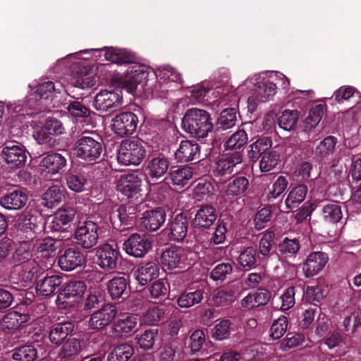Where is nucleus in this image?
Returning <instances> with one entry per match:
<instances>
[{"label":"nucleus","instance_id":"64","mask_svg":"<svg viewBox=\"0 0 361 361\" xmlns=\"http://www.w3.org/2000/svg\"><path fill=\"white\" fill-rule=\"evenodd\" d=\"M165 312L159 307H153L143 315V321L149 324H153L164 319Z\"/></svg>","mask_w":361,"mask_h":361},{"label":"nucleus","instance_id":"34","mask_svg":"<svg viewBox=\"0 0 361 361\" xmlns=\"http://www.w3.org/2000/svg\"><path fill=\"white\" fill-rule=\"evenodd\" d=\"M29 315L17 311H11L2 317L4 328L9 330L18 329L21 325L29 320Z\"/></svg>","mask_w":361,"mask_h":361},{"label":"nucleus","instance_id":"3","mask_svg":"<svg viewBox=\"0 0 361 361\" xmlns=\"http://www.w3.org/2000/svg\"><path fill=\"white\" fill-rule=\"evenodd\" d=\"M146 151L139 140H123L118 152V161L125 165H138Z\"/></svg>","mask_w":361,"mask_h":361},{"label":"nucleus","instance_id":"26","mask_svg":"<svg viewBox=\"0 0 361 361\" xmlns=\"http://www.w3.org/2000/svg\"><path fill=\"white\" fill-rule=\"evenodd\" d=\"M159 275V265L154 262H147L135 271V279L141 286L147 285L154 279L158 278Z\"/></svg>","mask_w":361,"mask_h":361},{"label":"nucleus","instance_id":"38","mask_svg":"<svg viewBox=\"0 0 361 361\" xmlns=\"http://www.w3.org/2000/svg\"><path fill=\"white\" fill-rule=\"evenodd\" d=\"M169 177L175 185L185 186L192 177V169L189 166L172 167Z\"/></svg>","mask_w":361,"mask_h":361},{"label":"nucleus","instance_id":"18","mask_svg":"<svg viewBox=\"0 0 361 361\" xmlns=\"http://www.w3.org/2000/svg\"><path fill=\"white\" fill-rule=\"evenodd\" d=\"M1 157L8 164L15 167L23 166L27 159L25 149L23 146L13 142L7 144L1 151Z\"/></svg>","mask_w":361,"mask_h":361},{"label":"nucleus","instance_id":"50","mask_svg":"<svg viewBox=\"0 0 361 361\" xmlns=\"http://www.w3.org/2000/svg\"><path fill=\"white\" fill-rule=\"evenodd\" d=\"M137 325V319L132 315H128L122 319H118L114 324V330L121 334L126 335L133 331Z\"/></svg>","mask_w":361,"mask_h":361},{"label":"nucleus","instance_id":"44","mask_svg":"<svg viewBox=\"0 0 361 361\" xmlns=\"http://www.w3.org/2000/svg\"><path fill=\"white\" fill-rule=\"evenodd\" d=\"M307 188L306 185H299L294 188L286 200V205L288 209L295 208L305 198Z\"/></svg>","mask_w":361,"mask_h":361},{"label":"nucleus","instance_id":"24","mask_svg":"<svg viewBox=\"0 0 361 361\" xmlns=\"http://www.w3.org/2000/svg\"><path fill=\"white\" fill-rule=\"evenodd\" d=\"M67 164L66 157L57 152L49 153L42 158L40 166L48 173L56 174L59 173Z\"/></svg>","mask_w":361,"mask_h":361},{"label":"nucleus","instance_id":"7","mask_svg":"<svg viewBox=\"0 0 361 361\" xmlns=\"http://www.w3.org/2000/svg\"><path fill=\"white\" fill-rule=\"evenodd\" d=\"M112 129L120 137L132 135L137 128V117L132 112H123L112 120Z\"/></svg>","mask_w":361,"mask_h":361},{"label":"nucleus","instance_id":"41","mask_svg":"<svg viewBox=\"0 0 361 361\" xmlns=\"http://www.w3.org/2000/svg\"><path fill=\"white\" fill-rule=\"evenodd\" d=\"M134 348L128 343L116 345L109 354L107 361H128L133 355Z\"/></svg>","mask_w":361,"mask_h":361},{"label":"nucleus","instance_id":"59","mask_svg":"<svg viewBox=\"0 0 361 361\" xmlns=\"http://www.w3.org/2000/svg\"><path fill=\"white\" fill-rule=\"evenodd\" d=\"M68 111L76 118H87L91 114V111L83 104L78 101L71 102L68 107Z\"/></svg>","mask_w":361,"mask_h":361},{"label":"nucleus","instance_id":"46","mask_svg":"<svg viewBox=\"0 0 361 361\" xmlns=\"http://www.w3.org/2000/svg\"><path fill=\"white\" fill-rule=\"evenodd\" d=\"M248 186L249 180L245 177H236L227 185L226 193L228 196H239L246 192Z\"/></svg>","mask_w":361,"mask_h":361},{"label":"nucleus","instance_id":"2","mask_svg":"<svg viewBox=\"0 0 361 361\" xmlns=\"http://www.w3.org/2000/svg\"><path fill=\"white\" fill-rule=\"evenodd\" d=\"M75 145L77 156L87 161L97 160L103 152V139L94 131L82 132Z\"/></svg>","mask_w":361,"mask_h":361},{"label":"nucleus","instance_id":"27","mask_svg":"<svg viewBox=\"0 0 361 361\" xmlns=\"http://www.w3.org/2000/svg\"><path fill=\"white\" fill-rule=\"evenodd\" d=\"M169 161L164 155L152 157L146 167L147 175L152 179H159L167 172Z\"/></svg>","mask_w":361,"mask_h":361},{"label":"nucleus","instance_id":"52","mask_svg":"<svg viewBox=\"0 0 361 361\" xmlns=\"http://www.w3.org/2000/svg\"><path fill=\"white\" fill-rule=\"evenodd\" d=\"M247 135L244 130H239L234 133L226 142L225 148L226 149H240L247 142Z\"/></svg>","mask_w":361,"mask_h":361},{"label":"nucleus","instance_id":"13","mask_svg":"<svg viewBox=\"0 0 361 361\" xmlns=\"http://www.w3.org/2000/svg\"><path fill=\"white\" fill-rule=\"evenodd\" d=\"M243 157V154L240 151H233L223 154L216 162V173L221 176L236 173V166L242 163Z\"/></svg>","mask_w":361,"mask_h":361},{"label":"nucleus","instance_id":"20","mask_svg":"<svg viewBox=\"0 0 361 361\" xmlns=\"http://www.w3.org/2000/svg\"><path fill=\"white\" fill-rule=\"evenodd\" d=\"M121 99L122 97L117 92L104 90L96 94L94 105L96 109L105 111L118 106Z\"/></svg>","mask_w":361,"mask_h":361},{"label":"nucleus","instance_id":"12","mask_svg":"<svg viewBox=\"0 0 361 361\" xmlns=\"http://www.w3.org/2000/svg\"><path fill=\"white\" fill-rule=\"evenodd\" d=\"M137 218L136 209L133 206L121 205L116 211L112 224L121 231L133 228Z\"/></svg>","mask_w":361,"mask_h":361},{"label":"nucleus","instance_id":"22","mask_svg":"<svg viewBox=\"0 0 361 361\" xmlns=\"http://www.w3.org/2000/svg\"><path fill=\"white\" fill-rule=\"evenodd\" d=\"M147 76L145 66L136 64L131 67L123 82L128 91L133 92L138 85H144L146 83Z\"/></svg>","mask_w":361,"mask_h":361},{"label":"nucleus","instance_id":"40","mask_svg":"<svg viewBox=\"0 0 361 361\" xmlns=\"http://www.w3.org/2000/svg\"><path fill=\"white\" fill-rule=\"evenodd\" d=\"M11 357L15 361H35L37 350L32 345H23L13 350Z\"/></svg>","mask_w":361,"mask_h":361},{"label":"nucleus","instance_id":"51","mask_svg":"<svg viewBox=\"0 0 361 361\" xmlns=\"http://www.w3.org/2000/svg\"><path fill=\"white\" fill-rule=\"evenodd\" d=\"M279 161V154L274 150H268L261 157L259 169L262 172H269L274 169Z\"/></svg>","mask_w":361,"mask_h":361},{"label":"nucleus","instance_id":"49","mask_svg":"<svg viewBox=\"0 0 361 361\" xmlns=\"http://www.w3.org/2000/svg\"><path fill=\"white\" fill-rule=\"evenodd\" d=\"M236 121V111L234 108L223 110L218 118L216 126L219 129L226 130L235 126Z\"/></svg>","mask_w":361,"mask_h":361},{"label":"nucleus","instance_id":"36","mask_svg":"<svg viewBox=\"0 0 361 361\" xmlns=\"http://www.w3.org/2000/svg\"><path fill=\"white\" fill-rule=\"evenodd\" d=\"M82 350V341L71 336L63 343L59 353V357L61 359L74 357Z\"/></svg>","mask_w":361,"mask_h":361},{"label":"nucleus","instance_id":"9","mask_svg":"<svg viewBox=\"0 0 361 361\" xmlns=\"http://www.w3.org/2000/svg\"><path fill=\"white\" fill-rule=\"evenodd\" d=\"M28 197L21 189L14 188L2 194L0 197V206L6 211L16 212L23 209L27 202Z\"/></svg>","mask_w":361,"mask_h":361},{"label":"nucleus","instance_id":"45","mask_svg":"<svg viewBox=\"0 0 361 361\" xmlns=\"http://www.w3.org/2000/svg\"><path fill=\"white\" fill-rule=\"evenodd\" d=\"M299 118V112L296 110H285L279 118V126L285 130L290 131L295 128Z\"/></svg>","mask_w":361,"mask_h":361},{"label":"nucleus","instance_id":"33","mask_svg":"<svg viewBox=\"0 0 361 361\" xmlns=\"http://www.w3.org/2000/svg\"><path fill=\"white\" fill-rule=\"evenodd\" d=\"M104 57L107 61L116 63H131L135 60L133 54L126 49H118L114 48H108L104 54Z\"/></svg>","mask_w":361,"mask_h":361},{"label":"nucleus","instance_id":"61","mask_svg":"<svg viewBox=\"0 0 361 361\" xmlns=\"http://www.w3.org/2000/svg\"><path fill=\"white\" fill-rule=\"evenodd\" d=\"M274 233L272 231L267 232L259 240V251L263 256H268L274 244Z\"/></svg>","mask_w":361,"mask_h":361},{"label":"nucleus","instance_id":"29","mask_svg":"<svg viewBox=\"0 0 361 361\" xmlns=\"http://www.w3.org/2000/svg\"><path fill=\"white\" fill-rule=\"evenodd\" d=\"M62 283V278L59 275L46 276L39 279L36 286L37 293L42 296H50Z\"/></svg>","mask_w":361,"mask_h":361},{"label":"nucleus","instance_id":"37","mask_svg":"<svg viewBox=\"0 0 361 361\" xmlns=\"http://www.w3.org/2000/svg\"><path fill=\"white\" fill-rule=\"evenodd\" d=\"M322 215L324 221L327 224L339 222L343 217L341 205L336 202L324 205L322 209Z\"/></svg>","mask_w":361,"mask_h":361},{"label":"nucleus","instance_id":"4","mask_svg":"<svg viewBox=\"0 0 361 361\" xmlns=\"http://www.w3.org/2000/svg\"><path fill=\"white\" fill-rule=\"evenodd\" d=\"M85 290L86 284L84 281H71L59 293L56 304L61 308L71 307L82 296Z\"/></svg>","mask_w":361,"mask_h":361},{"label":"nucleus","instance_id":"39","mask_svg":"<svg viewBox=\"0 0 361 361\" xmlns=\"http://www.w3.org/2000/svg\"><path fill=\"white\" fill-rule=\"evenodd\" d=\"M337 142L338 140L334 136L329 135L325 137L315 149L314 154L316 157L322 160L324 157L333 154Z\"/></svg>","mask_w":361,"mask_h":361},{"label":"nucleus","instance_id":"58","mask_svg":"<svg viewBox=\"0 0 361 361\" xmlns=\"http://www.w3.org/2000/svg\"><path fill=\"white\" fill-rule=\"evenodd\" d=\"M235 293L232 288L219 290L213 295V301L217 305H228L233 301Z\"/></svg>","mask_w":361,"mask_h":361},{"label":"nucleus","instance_id":"1","mask_svg":"<svg viewBox=\"0 0 361 361\" xmlns=\"http://www.w3.org/2000/svg\"><path fill=\"white\" fill-rule=\"evenodd\" d=\"M182 125L186 132L199 138L206 137L214 127L209 113L195 108L187 111Z\"/></svg>","mask_w":361,"mask_h":361},{"label":"nucleus","instance_id":"60","mask_svg":"<svg viewBox=\"0 0 361 361\" xmlns=\"http://www.w3.org/2000/svg\"><path fill=\"white\" fill-rule=\"evenodd\" d=\"M213 185L206 180H200L194 188V195L197 200H202L213 194Z\"/></svg>","mask_w":361,"mask_h":361},{"label":"nucleus","instance_id":"31","mask_svg":"<svg viewBox=\"0 0 361 361\" xmlns=\"http://www.w3.org/2000/svg\"><path fill=\"white\" fill-rule=\"evenodd\" d=\"M127 279L123 276L114 277L107 284L108 293L112 300L125 298L128 295Z\"/></svg>","mask_w":361,"mask_h":361},{"label":"nucleus","instance_id":"5","mask_svg":"<svg viewBox=\"0 0 361 361\" xmlns=\"http://www.w3.org/2000/svg\"><path fill=\"white\" fill-rule=\"evenodd\" d=\"M42 219L38 215L35 209L26 208L18 215L17 223L19 228L27 233V238L31 240L35 238V233L40 231Z\"/></svg>","mask_w":361,"mask_h":361},{"label":"nucleus","instance_id":"54","mask_svg":"<svg viewBox=\"0 0 361 361\" xmlns=\"http://www.w3.org/2000/svg\"><path fill=\"white\" fill-rule=\"evenodd\" d=\"M149 291L152 298L161 300L168 294L169 286L166 281L159 279L149 286Z\"/></svg>","mask_w":361,"mask_h":361},{"label":"nucleus","instance_id":"42","mask_svg":"<svg viewBox=\"0 0 361 361\" xmlns=\"http://www.w3.org/2000/svg\"><path fill=\"white\" fill-rule=\"evenodd\" d=\"M64 198L65 194L59 185L51 186L42 195V200L45 202L44 205L48 207L59 204Z\"/></svg>","mask_w":361,"mask_h":361},{"label":"nucleus","instance_id":"32","mask_svg":"<svg viewBox=\"0 0 361 361\" xmlns=\"http://www.w3.org/2000/svg\"><path fill=\"white\" fill-rule=\"evenodd\" d=\"M272 145L270 137H262L249 146L247 157L252 162H256Z\"/></svg>","mask_w":361,"mask_h":361},{"label":"nucleus","instance_id":"10","mask_svg":"<svg viewBox=\"0 0 361 361\" xmlns=\"http://www.w3.org/2000/svg\"><path fill=\"white\" fill-rule=\"evenodd\" d=\"M116 314L117 309L116 306L111 304H106L91 314L89 326L92 329H102L114 319Z\"/></svg>","mask_w":361,"mask_h":361},{"label":"nucleus","instance_id":"63","mask_svg":"<svg viewBox=\"0 0 361 361\" xmlns=\"http://www.w3.org/2000/svg\"><path fill=\"white\" fill-rule=\"evenodd\" d=\"M56 241L55 239L47 237L43 239H37L34 246L36 247L37 252H47L51 253L56 250V247L55 245Z\"/></svg>","mask_w":361,"mask_h":361},{"label":"nucleus","instance_id":"28","mask_svg":"<svg viewBox=\"0 0 361 361\" xmlns=\"http://www.w3.org/2000/svg\"><path fill=\"white\" fill-rule=\"evenodd\" d=\"M74 330L71 322L56 323L52 325L49 334L50 341L56 345H60Z\"/></svg>","mask_w":361,"mask_h":361},{"label":"nucleus","instance_id":"57","mask_svg":"<svg viewBox=\"0 0 361 361\" xmlns=\"http://www.w3.org/2000/svg\"><path fill=\"white\" fill-rule=\"evenodd\" d=\"M33 137L40 145H44L48 147H54L56 145V140L50 135L44 126L33 134Z\"/></svg>","mask_w":361,"mask_h":361},{"label":"nucleus","instance_id":"55","mask_svg":"<svg viewBox=\"0 0 361 361\" xmlns=\"http://www.w3.org/2000/svg\"><path fill=\"white\" fill-rule=\"evenodd\" d=\"M288 327V318L285 316L274 321L270 328V336L277 340L281 338L286 332Z\"/></svg>","mask_w":361,"mask_h":361},{"label":"nucleus","instance_id":"62","mask_svg":"<svg viewBox=\"0 0 361 361\" xmlns=\"http://www.w3.org/2000/svg\"><path fill=\"white\" fill-rule=\"evenodd\" d=\"M300 243L298 239H288L286 238L282 243L279 245V250L283 255L296 254L300 249Z\"/></svg>","mask_w":361,"mask_h":361},{"label":"nucleus","instance_id":"23","mask_svg":"<svg viewBox=\"0 0 361 361\" xmlns=\"http://www.w3.org/2000/svg\"><path fill=\"white\" fill-rule=\"evenodd\" d=\"M142 182L134 173L123 175L119 180L118 190L128 198H133L141 190Z\"/></svg>","mask_w":361,"mask_h":361},{"label":"nucleus","instance_id":"43","mask_svg":"<svg viewBox=\"0 0 361 361\" xmlns=\"http://www.w3.org/2000/svg\"><path fill=\"white\" fill-rule=\"evenodd\" d=\"M202 290H197L192 292H184L178 298V305L182 308H188L200 303L203 299Z\"/></svg>","mask_w":361,"mask_h":361},{"label":"nucleus","instance_id":"16","mask_svg":"<svg viewBox=\"0 0 361 361\" xmlns=\"http://www.w3.org/2000/svg\"><path fill=\"white\" fill-rule=\"evenodd\" d=\"M166 215L164 208L156 207L145 212L140 219V223L147 230L156 231L164 224Z\"/></svg>","mask_w":361,"mask_h":361},{"label":"nucleus","instance_id":"21","mask_svg":"<svg viewBox=\"0 0 361 361\" xmlns=\"http://www.w3.org/2000/svg\"><path fill=\"white\" fill-rule=\"evenodd\" d=\"M175 158L178 162H188L200 159V146L191 140H183L175 152Z\"/></svg>","mask_w":361,"mask_h":361},{"label":"nucleus","instance_id":"56","mask_svg":"<svg viewBox=\"0 0 361 361\" xmlns=\"http://www.w3.org/2000/svg\"><path fill=\"white\" fill-rule=\"evenodd\" d=\"M232 272L233 267L230 263H221L212 269L209 276L213 281H224Z\"/></svg>","mask_w":361,"mask_h":361},{"label":"nucleus","instance_id":"11","mask_svg":"<svg viewBox=\"0 0 361 361\" xmlns=\"http://www.w3.org/2000/svg\"><path fill=\"white\" fill-rule=\"evenodd\" d=\"M85 262L84 254L77 247H69L59 257L58 264L66 271H73L82 267Z\"/></svg>","mask_w":361,"mask_h":361},{"label":"nucleus","instance_id":"30","mask_svg":"<svg viewBox=\"0 0 361 361\" xmlns=\"http://www.w3.org/2000/svg\"><path fill=\"white\" fill-rule=\"evenodd\" d=\"M271 298V293L264 289L248 294L241 301V307L247 309H252L260 305H266Z\"/></svg>","mask_w":361,"mask_h":361},{"label":"nucleus","instance_id":"25","mask_svg":"<svg viewBox=\"0 0 361 361\" xmlns=\"http://www.w3.org/2000/svg\"><path fill=\"white\" fill-rule=\"evenodd\" d=\"M31 245L27 242H23L16 248L11 257V262L16 266L28 263L32 267L29 271V274H31L30 279L33 278V274L37 271H35V268L33 266L35 264L34 261L30 262L32 258Z\"/></svg>","mask_w":361,"mask_h":361},{"label":"nucleus","instance_id":"53","mask_svg":"<svg viewBox=\"0 0 361 361\" xmlns=\"http://www.w3.org/2000/svg\"><path fill=\"white\" fill-rule=\"evenodd\" d=\"M65 178L67 187L70 190L76 192H80L84 190L86 179L83 176L69 172L66 174Z\"/></svg>","mask_w":361,"mask_h":361},{"label":"nucleus","instance_id":"6","mask_svg":"<svg viewBox=\"0 0 361 361\" xmlns=\"http://www.w3.org/2000/svg\"><path fill=\"white\" fill-rule=\"evenodd\" d=\"M98 228L96 223L91 221H85L75 230L74 235L76 243L85 249L94 247L99 238Z\"/></svg>","mask_w":361,"mask_h":361},{"label":"nucleus","instance_id":"8","mask_svg":"<svg viewBox=\"0 0 361 361\" xmlns=\"http://www.w3.org/2000/svg\"><path fill=\"white\" fill-rule=\"evenodd\" d=\"M151 247V241L145 234L133 233L123 243L128 255L139 258L144 257Z\"/></svg>","mask_w":361,"mask_h":361},{"label":"nucleus","instance_id":"48","mask_svg":"<svg viewBox=\"0 0 361 361\" xmlns=\"http://www.w3.org/2000/svg\"><path fill=\"white\" fill-rule=\"evenodd\" d=\"M158 334L159 329L157 328L145 330L137 337V343L142 349L150 350L153 348Z\"/></svg>","mask_w":361,"mask_h":361},{"label":"nucleus","instance_id":"47","mask_svg":"<svg viewBox=\"0 0 361 361\" xmlns=\"http://www.w3.org/2000/svg\"><path fill=\"white\" fill-rule=\"evenodd\" d=\"M238 264L243 268L250 269L257 266V250L252 246L246 247L238 258Z\"/></svg>","mask_w":361,"mask_h":361},{"label":"nucleus","instance_id":"19","mask_svg":"<svg viewBox=\"0 0 361 361\" xmlns=\"http://www.w3.org/2000/svg\"><path fill=\"white\" fill-rule=\"evenodd\" d=\"M217 218L216 209L210 204H203L197 210L192 225L197 228H209Z\"/></svg>","mask_w":361,"mask_h":361},{"label":"nucleus","instance_id":"35","mask_svg":"<svg viewBox=\"0 0 361 361\" xmlns=\"http://www.w3.org/2000/svg\"><path fill=\"white\" fill-rule=\"evenodd\" d=\"M181 250L177 247H169L163 252L161 256V263L170 269L179 267L182 262Z\"/></svg>","mask_w":361,"mask_h":361},{"label":"nucleus","instance_id":"14","mask_svg":"<svg viewBox=\"0 0 361 361\" xmlns=\"http://www.w3.org/2000/svg\"><path fill=\"white\" fill-rule=\"evenodd\" d=\"M189 219L185 213L180 212L171 219L167 229L170 239L182 241L187 235Z\"/></svg>","mask_w":361,"mask_h":361},{"label":"nucleus","instance_id":"17","mask_svg":"<svg viewBox=\"0 0 361 361\" xmlns=\"http://www.w3.org/2000/svg\"><path fill=\"white\" fill-rule=\"evenodd\" d=\"M98 264L106 271H111L116 268L119 257V251L113 248L109 244H106L100 247L97 252Z\"/></svg>","mask_w":361,"mask_h":361},{"label":"nucleus","instance_id":"15","mask_svg":"<svg viewBox=\"0 0 361 361\" xmlns=\"http://www.w3.org/2000/svg\"><path fill=\"white\" fill-rule=\"evenodd\" d=\"M328 260L327 255L323 252H311L302 267L305 276L309 278L317 275L324 269Z\"/></svg>","mask_w":361,"mask_h":361}]
</instances>
